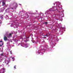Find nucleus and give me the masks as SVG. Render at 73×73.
Listing matches in <instances>:
<instances>
[{
  "label": "nucleus",
  "instance_id": "obj_1",
  "mask_svg": "<svg viewBox=\"0 0 73 73\" xmlns=\"http://www.w3.org/2000/svg\"><path fill=\"white\" fill-rule=\"evenodd\" d=\"M7 37H8V38L11 37H12L11 34H10L9 35H8L7 34H5L4 35V40H5V41H6L8 40V39L7 38Z\"/></svg>",
  "mask_w": 73,
  "mask_h": 73
},
{
  "label": "nucleus",
  "instance_id": "obj_2",
  "mask_svg": "<svg viewBox=\"0 0 73 73\" xmlns=\"http://www.w3.org/2000/svg\"><path fill=\"white\" fill-rule=\"evenodd\" d=\"M49 11H56V12H61V11L60 12V11H58L57 9V8L56 7H52V8H50L49 9Z\"/></svg>",
  "mask_w": 73,
  "mask_h": 73
},
{
  "label": "nucleus",
  "instance_id": "obj_3",
  "mask_svg": "<svg viewBox=\"0 0 73 73\" xmlns=\"http://www.w3.org/2000/svg\"><path fill=\"white\" fill-rule=\"evenodd\" d=\"M55 4H57V7H59L60 6L58 5V4H60V3L58 1L56 2H55Z\"/></svg>",
  "mask_w": 73,
  "mask_h": 73
},
{
  "label": "nucleus",
  "instance_id": "obj_4",
  "mask_svg": "<svg viewBox=\"0 0 73 73\" xmlns=\"http://www.w3.org/2000/svg\"><path fill=\"white\" fill-rule=\"evenodd\" d=\"M60 15L59 16L61 17H64V13H62V12H61L60 13Z\"/></svg>",
  "mask_w": 73,
  "mask_h": 73
},
{
  "label": "nucleus",
  "instance_id": "obj_5",
  "mask_svg": "<svg viewBox=\"0 0 73 73\" xmlns=\"http://www.w3.org/2000/svg\"><path fill=\"white\" fill-rule=\"evenodd\" d=\"M40 50H39L38 51H36V54H40V55H42V54H43V53H40Z\"/></svg>",
  "mask_w": 73,
  "mask_h": 73
},
{
  "label": "nucleus",
  "instance_id": "obj_6",
  "mask_svg": "<svg viewBox=\"0 0 73 73\" xmlns=\"http://www.w3.org/2000/svg\"><path fill=\"white\" fill-rule=\"evenodd\" d=\"M3 40H1V41H0V46H2V45H3Z\"/></svg>",
  "mask_w": 73,
  "mask_h": 73
},
{
  "label": "nucleus",
  "instance_id": "obj_7",
  "mask_svg": "<svg viewBox=\"0 0 73 73\" xmlns=\"http://www.w3.org/2000/svg\"><path fill=\"white\" fill-rule=\"evenodd\" d=\"M21 46H23V47H25V48H27L28 46L27 45V46H23L22 44H21Z\"/></svg>",
  "mask_w": 73,
  "mask_h": 73
},
{
  "label": "nucleus",
  "instance_id": "obj_8",
  "mask_svg": "<svg viewBox=\"0 0 73 73\" xmlns=\"http://www.w3.org/2000/svg\"><path fill=\"white\" fill-rule=\"evenodd\" d=\"M2 71H3V72H5V69L4 68H2Z\"/></svg>",
  "mask_w": 73,
  "mask_h": 73
},
{
  "label": "nucleus",
  "instance_id": "obj_9",
  "mask_svg": "<svg viewBox=\"0 0 73 73\" xmlns=\"http://www.w3.org/2000/svg\"><path fill=\"white\" fill-rule=\"evenodd\" d=\"M10 58H12V59H13V61H14L15 60V58H13V57H10Z\"/></svg>",
  "mask_w": 73,
  "mask_h": 73
},
{
  "label": "nucleus",
  "instance_id": "obj_10",
  "mask_svg": "<svg viewBox=\"0 0 73 73\" xmlns=\"http://www.w3.org/2000/svg\"><path fill=\"white\" fill-rule=\"evenodd\" d=\"M5 63L6 64H8V61H5Z\"/></svg>",
  "mask_w": 73,
  "mask_h": 73
},
{
  "label": "nucleus",
  "instance_id": "obj_11",
  "mask_svg": "<svg viewBox=\"0 0 73 73\" xmlns=\"http://www.w3.org/2000/svg\"><path fill=\"white\" fill-rule=\"evenodd\" d=\"M2 4H3V5H2L3 6L5 5V3L4 2H2Z\"/></svg>",
  "mask_w": 73,
  "mask_h": 73
},
{
  "label": "nucleus",
  "instance_id": "obj_12",
  "mask_svg": "<svg viewBox=\"0 0 73 73\" xmlns=\"http://www.w3.org/2000/svg\"><path fill=\"white\" fill-rule=\"evenodd\" d=\"M16 66H14V69H16Z\"/></svg>",
  "mask_w": 73,
  "mask_h": 73
},
{
  "label": "nucleus",
  "instance_id": "obj_13",
  "mask_svg": "<svg viewBox=\"0 0 73 73\" xmlns=\"http://www.w3.org/2000/svg\"><path fill=\"white\" fill-rule=\"evenodd\" d=\"M44 38H46V37H48V36H47V35H45L44 36Z\"/></svg>",
  "mask_w": 73,
  "mask_h": 73
},
{
  "label": "nucleus",
  "instance_id": "obj_14",
  "mask_svg": "<svg viewBox=\"0 0 73 73\" xmlns=\"http://www.w3.org/2000/svg\"><path fill=\"white\" fill-rule=\"evenodd\" d=\"M1 18L3 19V16H2V17H1Z\"/></svg>",
  "mask_w": 73,
  "mask_h": 73
},
{
  "label": "nucleus",
  "instance_id": "obj_15",
  "mask_svg": "<svg viewBox=\"0 0 73 73\" xmlns=\"http://www.w3.org/2000/svg\"><path fill=\"white\" fill-rule=\"evenodd\" d=\"M9 41H10V42H12V40H9Z\"/></svg>",
  "mask_w": 73,
  "mask_h": 73
},
{
  "label": "nucleus",
  "instance_id": "obj_16",
  "mask_svg": "<svg viewBox=\"0 0 73 73\" xmlns=\"http://www.w3.org/2000/svg\"><path fill=\"white\" fill-rule=\"evenodd\" d=\"M61 10H60L62 11V8H60Z\"/></svg>",
  "mask_w": 73,
  "mask_h": 73
},
{
  "label": "nucleus",
  "instance_id": "obj_17",
  "mask_svg": "<svg viewBox=\"0 0 73 73\" xmlns=\"http://www.w3.org/2000/svg\"><path fill=\"white\" fill-rule=\"evenodd\" d=\"M45 23L46 24H48V23L47 22H45Z\"/></svg>",
  "mask_w": 73,
  "mask_h": 73
},
{
  "label": "nucleus",
  "instance_id": "obj_18",
  "mask_svg": "<svg viewBox=\"0 0 73 73\" xmlns=\"http://www.w3.org/2000/svg\"><path fill=\"white\" fill-rule=\"evenodd\" d=\"M25 42H27V40H25Z\"/></svg>",
  "mask_w": 73,
  "mask_h": 73
},
{
  "label": "nucleus",
  "instance_id": "obj_19",
  "mask_svg": "<svg viewBox=\"0 0 73 73\" xmlns=\"http://www.w3.org/2000/svg\"><path fill=\"white\" fill-rule=\"evenodd\" d=\"M1 56H3V54H1Z\"/></svg>",
  "mask_w": 73,
  "mask_h": 73
},
{
  "label": "nucleus",
  "instance_id": "obj_20",
  "mask_svg": "<svg viewBox=\"0 0 73 73\" xmlns=\"http://www.w3.org/2000/svg\"><path fill=\"white\" fill-rule=\"evenodd\" d=\"M54 5H55V3H54Z\"/></svg>",
  "mask_w": 73,
  "mask_h": 73
},
{
  "label": "nucleus",
  "instance_id": "obj_21",
  "mask_svg": "<svg viewBox=\"0 0 73 73\" xmlns=\"http://www.w3.org/2000/svg\"><path fill=\"white\" fill-rule=\"evenodd\" d=\"M1 23H0V25H1Z\"/></svg>",
  "mask_w": 73,
  "mask_h": 73
},
{
  "label": "nucleus",
  "instance_id": "obj_22",
  "mask_svg": "<svg viewBox=\"0 0 73 73\" xmlns=\"http://www.w3.org/2000/svg\"><path fill=\"white\" fill-rule=\"evenodd\" d=\"M17 41V40H15V41Z\"/></svg>",
  "mask_w": 73,
  "mask_h": 73
},
{
  "label": "nucleus",
  "instance_id": "obj_23",
  "mask_svg": "<svg viewBox=\"0 0 73 73\" xmlns=\"http://www.w3.org/2000/svg\"><path fill=\"white\" fill-rule=\"evenodd\" d=\"M63 29H65V28H63Z\"/></svg>",
  "mask_w": 73,
  "mask_h": 73
},
{
  "label": "nucleus",
  "instance_id": "obj_24",
  "mask_svg": "<svg viewBox=\"0 0 73 73\" xmlns=\"http://www.w3.org/2000/svg\"><path fill=\"white\" fill-rule=\"evenodd\" d=\"M13 40V41H15V40Z\"/></svg>",
  "mask_w": 73,
  "mask_h": 73
},
{
  "label": "nucleus",
  "instance_id": "obj_25",
  "mask_svg": "<svg viewBox=\"0 0 73 73\" xmlns=\"http://www.w3.org/2000/svg\"><path fill=\"white\" fill-rule=\"evenodd\" d=\"M19 5H21L20 4H19Z\"/></svg>",
  "mask_w": 73,
  "mask_h": 73
},
{
  "label": "nucleus",
  "instance_id": "obj_26",
  "mask_svg": "<svg viewBox=\"0 0 73 73\" xmlns=\"http://www.w3.org/2000/svg\"><path fill=\"white\" fill-rule=\"evenodd\" d=\"M6 16H7V15H6Z\"/></svg>",
  "mask_w": 73,
  "mask_h": 73
}]
</instances>
